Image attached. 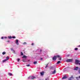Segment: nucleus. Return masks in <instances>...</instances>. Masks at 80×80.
Segmentation results:
<instances>
[{
	"label": "nucleus",
	"mask_w": 80,
	"mask_h": 80,
	"mask_svg": "<svg viewBox=\"0 0 80 80\" xmlns=\"http://www.w3.org/2000/svg\"><path fill=\"white\" fill-rule=\"evenodd\" d=\"M2 39H3L4 38L3 37H2Z\"/></svg>",
	"instance_id": "nucleus-31"
},
{
	"label": "nucleus",
	"mask_w": 80,
	"mask_h": 80,
	"mask_svg": "<svg viewBox=\"0 0 80 80\" xmlns=\"http://www.w3.org/2000/svg\"><path fill=\"white\" fill-rule=\"evenodd\" d=\"M41 75H43V73H44V72H41L40 73Z\"/></svg>",
	"instance_id": "nucleus-13"
},
{
	"label": "nucleus",
	"mask_w": 80,
	"mask_h": 80,
	"mask_svg": "<svg viewBox=\"0 0 80 80\" xmlns=\"http://www.w3.org/2000/svg\"><path fill=\"white\" fill-rule=\"evenodd\" d=\"M8 74L9 75V76H12V73H8Z\"/></svg>",
	"instance_id": "nucleus-15"
},
{
	"label": "nucleus",
	"mask_w": 80,
	"mask_h": 80,
	"mask_svg": "<svg viewBox=\"0 0 80 80\" xmlns=\"http://www.w3.org/2000/svg\"><path fill=\"white\" fill-rule=\"evenodd\" d=\"M21 55L22 56L23 55V52H21Z\"/></svg>",
	"instance_id": "nucleus-22"
},
{
	"label": "nucleus",
	"mask_w": 80,
	"mask_h": 80,
	"mask_svg": "<svg viewBox=\"0 0 80 80\" xmlns=\"http://www.w3.org/2000/svg\"><path fill=\"white\" fill-rule=\"evenodd\" d=\"M40 52H42V49H40Z\"/></svg>",
	"instance_id": "nucleus-32"
},
{
	"label": "nucleus",
	"mask_w": 80,
	"mask_h": 80,
	"mask_svg": "<svg viewBox=\"0 0 80 80\" xmlns=\"http://www.w3.org/2000/svg\"><path fill=\"white\" fill-rule=\"evenodd\" d=\"M20 59H18V62H19V61H20Z\"/></svg>",
	"instance_id": "nucleus-28"
},
{
	"label": "nucleus",
	"mask_w": 80,
	"mask_h": 80,
	"mask_svg": "<svg viewBox=\"0 0 80 80\" xmlns=\"http://www.w3.org/2000/svg\"><path fill=\"white\" fill-rule=\"evenodd\" d=\"M12 38H16V37H15L12 36Z\"/></svg>",
	"instance_id": "nucleus-26"
},
{
	"label": "nucleus",
	"mask_w": 80,
	"mask_h": 80,
	"mask_svg": "<svg viewBox=\"0 0 80 80\" xmlns=\"http://www.w3.org/2000/svg\"><path fill=\"white\" fill-rule=\"evenodd\" d=\"M30 65L29 64H28V65H27V67H30Z\"/></svg>",
	"instance_id": "nucleus-27"
},
{
	"label": "nucleus",
	"mask_w": 80,
	"mask_h": 80,
	"mask_svg": "<svg viewBox=\"0 0 80 80\" xmlns=\"http://www.w3.org/2000/svg\"><path fill=\"white\" fill-rule=\"evenodd\" d=\"M11 50L12 51V52H13V53H15V51L13 50V48H11Z\"/></svg>",
	"instance_id": "nucleus-11"
},
{
	"label": "nucleus",
	"mask_w": 80,
	"mask_h": 80,
	"mask_svg": "<svg viewBox=\"0 0 80 80\" xmlns=\"http://www.w3.org/2000/svg\"><path fill=\"white\" fill-rule=\"evenodd\" d=\"M67 57H69V55H68V56H67Z\"/></svg>",
	"instance_id": "nucleus-39"
},
{
	"label": "nucleus",
	"mask_w": 80,
	"mask_h": 80,
	"mask_svg": "<svg viewBox=\"0 0 80 80\" xmlns=\"http://www.w3.org/2000/svg\"><path fill=\"white\" fill-rule=\"evenodd\" d=\"M80 61L79 60H78L77 59L75 60V64H76V65H78V64H79L80 65Z\"/></svg>",
	"instance_id": "nucleus-1"
},
{
	"label": "nucleus",
	"mask_w": 80,
	"mask_h": 80,
	"mask_svg": "<svg viewBox=\"0 0 80 80\" xmlns=\"http://www.w3.org/2000/svg\"><path fill=\"white\" fill-rule=\"evenodd\" d=\"M35 78H35V76H32V77L31 79V80H33V79H35Z\"/></svg>",
	"instance_id": "nucleus-9"
},
{
	"label": "nucleus",
	"mask_w": 80,
	"mask_h": 80,
	"mask_svg": "<svg viewBox=\"0 0 80 80\" xmlns=\"http://www.w3.org/2000/svg\"><path fill=\"white\" fill-rule=\"evenodd\" d=\"M61 63V62L60 61H58L57 62V64H58L59 63Z\"/></svg>",
	"instance_id": "nucleus-16"
},
{
	"label": "nucleus",
	"mask_w": 80,
	"mask_h": 80,
	"mask_svg": "<svg viewBox=\"0 0 80 80\" xmlns=\"http://www.w3.org/2000/svg\"><path fill=\"white\" fill-rule=\"evenodd\" d=\"M74 78H73V76H71V77H70L68 79V80H72V79H73Z\"/></svg>",
	"instance_id": "nucleus-5"
},
{
	"label": "nucleus",
	"mask_w": 80,
	"mask_h": 80,
	"mask_svg": "<svg viewBox=\"0 0 80 80\" xmlns=\"http://www.w3.org/2000/svg\"><path fill=\"white\" fill-rule=\"evenodd\" d=\"M76 78L77 80H79V78L78 77H76Z\"/></svg>",
	"instance_id": "nucleus-20"
},
{
	"label": "nucleus",
	"mask_w": 80,
	"mask_h": 80,
	"mask_svg": "<svg viewBox=\"0 0 80 80\" xmlns=\"http://www.w3.org/2000/svg\"><path fill=\"white\" fill-rule=\"evenodd\" d=\"M16 43L17 45H18V39L16 40Z\"/></svg>",
	"instance_id": "nucleus-10"
},
{
	"label": "nucleus",
	"mask_w": 80,
	"mask_h": 80,
	"mask_svg": "<svg viewBox=\"0 0 80 80\" xmlns=\"http://www.w3.org/2000/svg\"><path fill=\"white\" fill-rule=\"evenodd\" d=\"M32 45H34V43H32Z\"/></svg>",
	"instance_id": "nucleus-30"
},
{
	"label": "nucleus",
	"mask_w": 80,
	"mask_h": 80,
	"mask_svg": "<svg viewBox=\"0 0 80 80\" xmlns=\"http://www.w3.org/2000/svg\"><path fill=\"white\" fill-rule=\"evenodd\" d=\"M5 53H6V52H4L2 53V55H5Z\"/></svg>",
	"instance_id": "nucleus-17"
},
{
	"label": "nucleus",
	"mask_w": 80,
	"mask_h": 80,
	"mask_svg": "<svg viewBox=\"0 0 80 80\" xmlns=\"http://www.w3.org/2000/svg\"><path fill=\"white\" fill-rule=\"evenodd\" d=\"M7 42H10V41H8V40L7 41Z\"/></svg>",
	"instance_id": "nucleus-35"
},
{
	"label": "nucleus",
	"mask_w": 80,
	"mask_h": 80,
	"mask_svg": "<svg viewBox=\"0 0 80 80\" xmlns=\"http://www.w3.org/2000/svg\"><path fill=\"white\" fill-rule=\"evenodd\" d=\"M30 78V77H29V78Z\"/></svg>",
	"instance_id": "nucleus-41"
},
{
	"label": "nucleus",
	"mask_w": 80,
	"mask_h": 80,
	"mask_svg": "<svg viewBox=\"0 0 80 80\" xmlns=\"http://www.w3.org/2000/svg\"><path fill=\"white\" fill-rule=\"evenodd\" d=\"M7 61L6 59H5L2 61L3 62H6Z\"/></svg>",
	"instance_id": "nucleus-23"
},
{
	"label": "nucleus",
	"mask_w": 80,
	"mask_h": 80,
	"mask_svg": "<svg viewBox=\"0 0 80 80\" xmlns=\"http://www.w3.org/2000/svg\"><path fill=\"white\" fill-rule=\"evenodd\" d=\"M57 57L59 58V57H60V56L57 55V56H54L53 57V58H52L53 60H57Z\"/></svg>",
	"instance_id": "nucleus-2"
},
{
	"label": "nucleus",
	"mask_w": 80,
	"mask_h": 80,
	"mask_svg": "<svg viewBox=\"0 0 80 80\" xmlns=\"http://www.w3.org/2000/svg\"><path fill=\"white\" fill-rule=\"evenodd\" d=\"M57 73V71L56 70V68L53 71V72H51V74H55Z\"/></svg>",
	"instance_id": "nucleus-4"
},
{
	"label": "nucleus",
	"mask_w": 80,
	"mask_h": 80,
	"mask_svg": "<svg viewBox=\"0 0 80 80\" xmlns=\"http://www.w3.org/2000/svg\"><path fill=\"white\" fill-rule=\"evenodd\" d=\"M78 47H80V45L78 46Z\"/></svg>",
	"instance_id": "nucleus-38"
},
{
	"label": "nucleus",
	"mask_w": 80,
	"mask_h": 80,
	"mask_svg": "<svg viewBox=\"0 0 80 80\" xmlns=\"http://www.w3.org/2000/svg\"><path fill=\"white\" fill-rule=\"evenodd\" d=\"M7 38V37H5V39H6V38Z\"/></svg>",
	"instance_id": "nucleus-34"
},
{
	"label": "nucleus",
	"mask_w": 80,
	"mask_h": 80,
	"mask_svg": "<svg viewBox=\"0 0 80 80\" xmlns=\"http://www.w3.org/2000/svg\"><path fill=\"white\" fill-rule=\"evenodd\" d=\"M33 63L34 64H37V62L35 61L33 62Z\"/></svg>",
	"instance_id": "nucleus-18"
},
{
	"label": "nucleus",
	"mask_w": 80,
	"mask_h": 80,
	"mask_svg": "<svg viewBox=\"0 0 80 80\" xmlns=\"http://www.w3.org/2000/svg\"><path fill=\"white\" fill-rule=\"evenodd\" d=\"M58 59L59 60H62V58H60Z\"/></svg>",
	"instance_id": "nucleus-25"
},
{
	"label": "nucleus",
	"mask_w": 80,
	"mask_h": 80,
	"mask_svg": "<svg viewBox=\"0 0 80 80\" xmlns=\"http://www.w3.org/2000/svg\"><path fill=\"white\" fill-rule=\"evenodd\" d=\"M78 77L79 78H80V76H79Z\"/></svg>",
	"instance_id": "nucleus-37"
},
{
	"label": "nucleus",
	"mask_w": 80,
	"mask_h": 80,
	"mask_svg": "<svg viewBox=\"0 0 80 80\" xmlns=\"http://www.w3.org/2000/svg\"><path fill=\"white\" fill-rule=\"evenodd\" d=\"M8 38H9V39H12V36H10L8 37Z\"/></svg>",
	"instance_id": "nucleus-14"
},
{
	"label": "nucleus",
	"mask_w": 80,
	"mask_h": 80,
	"mask_svg": "<svg viewBox=\"0 0 80 80\" xmlns=\"http://www.w3.org/2000/svg\"><path fill=\"white\" fill-rule=\"evenodd\" d=\"M79 73H80V68H79Z\"/></svg>",
	"instance_id": "nucleus-29"
},
{
	"label": "nucleus",
	"mask_w": 80,
	"mask_h": 80,
	"mask_svg": "<svg viewBox=\"0 0 80 80\" xmlns=\"http://www.w3.org/2000/svg\"><path fill=\"white\" fill-rule=\"evenodd\" d=\"M27 58V56L25 55H24L23 56V57H22V58Z\"/></svg>",
	"instance_id": "nucleus-12"
},
{
	"label": "nucleus",
	"mask_w": 80,
	"mask_h": 80,
	"mask_svg": "<svg viewBox=\"0 0 80 80\" xmlns=\"http://www.w3.org/2000/svg\"><path fill=\"white\" fill-rule=\"evenodd\" d=\"M66 78H67V75L66 76H64L62 78V79H66Z\"/></svg>",
	"instance_id": "nucleus-7"
},
{
	"label": "nucleus",
	"mask_w": 80,
	"mask_h": 80,
	"mask_svg": "<svg viewBox=\"0 0 80 80\" xmlns=\"http://www.w3.org/2000/svg\"><path fill=\"white\" fill-rule=\"evenodd\" d=\"M72 61H73V59H69L66 60L67 62H72Z\"/></svg>",
	"instance_id": "nucleus-3"
},
{
	"label": "nucleus",
	"mask_w": 80,
	"mask_h": 80,
	"mask_svg": "<svg viewBox=\"0 0 80 80\" xmlns=\"http://www.w3.org/2000/svg\"><path fill=\"white\" fill-rule=\"evenodd\" d=\"M9 58H9V57H6V59L8 60V59H9Z\"/></svg>",
	"instance_id": "nucleus-21"
},
{
	"label": "nucleus",
	"mask_w": 80,
	"mask_h": 80,
	"mask_svg": "<svg viewBox=\"0 0 80 80\" xmlns=\"http://www.w3.org/2000/svg\"><path fill=\"white\" fill-rule=\"evenodd\" d=\"M40 59H41V60H43V58H40Z\"/></svg>",
	"instance_id": "nucleus-36"
},
{
	"label": "nucleus",
	"mask_w": 80,
	"mask_h": 80,
	"mask_svg": "<svg viewBox=\"0 0 80 80\" xmlns=\"http://www.w3.org/2000/svg\"><path fill=\"white\" fill-rule=\"evenodd\" d=\"M27 60H28L27 58L23 59H22V61L24 62H27Z\"/></svg>",
	"instance_id": "nucleus-6"
},
{
	"label": "nucleus",
	"mask_w": 80,
	"mask_h": 80,
	"mask_svg": "<svg viewBox=\"0 0 80 80\" xmlns=\"http://www.w3.org/2000/svg\"><path fill=\"white\" fill-rule=\"evenodd\" d=\"M74 70H78V67H76L74 68Z\"/></svg>",
	"instance_id": "nucleus-8"
},
{
	"label": "nucleus",
	"mask_w": 80,
	"mask_h": 80,
	"mask_svg": "<svg viewBox=\"0 0 80 80\" xmlns=\"http://www.w3.org/2000/svg\"><path fill=\"white\" fill-rule=\"evenodd\" d=\"M28 62H29V61H30V60H28Z\"/></svg>",
	"instance_id": "nucleus-40"
},
{
	"label": "nucleus",
	"mask_w": 80,
	"mask_h": 80,
	"mask_svg": "<svg viewBox=\"0 0 80 80\" xmlns=\"http://www.w3.org/2000/svg\"><path fill=\"white\" fill-rule=\"evenodd\" d=\"M24 44H27V43L26 42H24Z\"/></svg>",
	"instance_id": "nucleus-33"
},
{
	"label": "nucleus",
	"mask_w": 80,
	"mask_h": 80,
	"mask_svg": "<svg viewBox=\"0 0 80 80\" xmlns=\"http://www.w3.org/2000/svg\"><path fill=\"white\" fill-rule=\"evenodd\" d=\"M74 50H78V48H75L74 49Z\"/></svg>",
	"instance_id": "nucleus-24"
},
{
	"label": "nucleus",
	"mask_w": 80,
	"mask_h": 80,
	"mask_svg": "<svg viewBox=\"0 0 80 80\" xmlns=\"http://www.w3.org/2000/svg\"><path fill=\"white\" fill-rule=\"evenodd\" d=\"M48 63L46 65V66L45 67V68H47V67H48Z\"/></svg>",
	"instance_id": "nucleus-19"
}]
</instances>
